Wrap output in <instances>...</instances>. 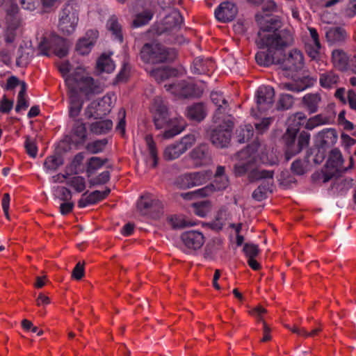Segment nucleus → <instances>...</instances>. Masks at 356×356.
Returning <instances> with one entry per match:
<instances>
[{"mask_svg": "<svg viewBox=\"0 0 356 356\" xmlns=\"http://www.w3.org/2000/svg\"><path fill=\"white\" fill-rule=\"evenodd\" d=\"M108 162V159H101L97 156L90 158L86 163V173L88 177H90L97 170L100 169L105 163Z\"/></svg>", "mask_w": 356, "mask_h": 356, "instance_id": "obj_33", "label": "nucleus"}, {"mask_svg": "<svg viewBox=\"0 0 356 356\" xmlns=\"http://www.w3.org/2000/svg\"><path fill=\"white\" fill-rule=\"evenodd\" d=\"M193 192L195 198L207 197L213 193L209 184L203 188L193 191Z\"/></svg>", "mask_w": 356, "mask_h": 356, "instance_id": "obj_60", "label": "nucleus"}, {"mask_svg": "<svg viewBox=\"0 0 356 356\" xmlns=\"http://www.w3.org/2000/svg\"><path fill=\"white\" fill-rule=\"evenodd\" d=\"M115 64L111 58L106 55H102L97 62V67L101 72L111 73L115 69Z\"/></svg>", "mask_w": 356, "mask_h": 356, "instance_id": "obj_34", "label": "nucleus"}, {"mask_svg": "<svg viewBox=\"0 0 356 356\" xmlns=\"http://www.w3.org/2000/svg\"><path fill=\"white\" fill-rule=\"evenodd\" d=\"M154 121L156 129H165L163 134H180L184 131L186 122L181 118L168 120V113L163 99L156 97L154 99L152 107Z\"/></svg>", "mask_w": 356, "mask_h": 356, "instance_id": "obj_4", "label": "nucleus"}, {"mask_svg": "<svg viewBox=\"0 0 356 356\" xmlns=\"http://www.w3.org/2000/svg\"><path fill=\"white\" fill-rule=\"evenodd\" d=\"M112 99L109 95H105L90 102L86 108L84 115L87 118H101L108 114L111 109Z\"/></svg>", "mask_w": 356, "mask_h": 356, "instance_id": "obj_14", "label": "nucleus"}, {"mask_svg": "<svg viewBox=\"0 0 356 356\" xmlns=\"http://www.w3.org/2000/svg\"><path fill=\"white\" fill-rule=\"evenodd\" d=\"M305 119V115L302 112L296 113L288 120L286 134H298L301 122Z\"/></svg>", "mask_w": 356, "mask_h": 356, "instance_id": "obj_31", "label": "nucleus"}, {"mask_svg": "<svg viewBox=\"0 0 356 356\" xmlns=\"http://www.w3.org/2000/svg\"><path fill=\"white\" fill-rule=\"evenodd\" d=\"M317 136H320V139L321 140V143L317 149V152L314 158V162L319 164L325 158V156H326L325 146L327 145V143L322 137L324 135H317Z\"/></svg>", "mask_w": 356, "mask_h": 356, "instance_id": "obj_51", "label": "nucleus"}, {"mask_svg": "<svg viewBox=\"0 0 356 356\" xmlns=\"http://www.w3.org/2000/svg\"><path fill=\"white\" fill-rule=\"evenodd\" d=\"M107 27L112 32L115 38L120 42L122 41V35L121 33V25L119 24L116 17L112 16L107 22Z\"/></svg>", "mask_w": 356, "mask_h": 356, "instance_id": "obj_42", "label": "nucleus"}, {"mask_svg": "<svg viewBox=\"0 0 356 356\" xmlns=\"http://www.w3.org/2000/svg\"><path fill=\"white\" fill-rule=\"evenodd\" d=\"M321 43L307 42L306 51L309 56L313 60H318L320 56Z\"/></svg>", "mask_w": 356, "mask_h": 356, "instance_id": "obj_52", "label": "nucleus"}, {"mask_svg": "<svg viewBox=\"0 0 356 356\" xmlns=\"http://www.w3.org/2000/svg\"><path fill=\"white\" fill-rule=\"evenodd\" d=\"M343 163V158L341 151L334 147L332 149L328 155L325 167L327 169L334 170L336 172H341Z\"/></svg>", "mask_w": 356, "mask_h": 356, "instance_id": "obj_26", "label": "nucleus"}, {"mask_svg": "<svg viewBox=\"0 0 356 356\" xmlns=\"http://www.w3.org/2000/svg\"><path fill=\"white\" fill-rule=\"evenodd\" d=\"M350 58L348 54L341 49H334L332 52V62L334 67L341 71L348 69Z\"/></svg>", "mask_w": 356, "mask_h": 356, "instance_id": "obj_27", "label": "nucleus"}, {"mask_svg": "<svg viewBox=\"0 0 356 356\" xmlns=\"http://www.w3.org/2000/svg\"><path fill=\"white\" fill-rule=\"evenodd\" d=\"M272 118H264L260 123H255L254 125L252 124H246L245 125V129H243V131H246L248 133L253 132L254 129L257 130L258 132H264L267 131L268 126L272 122Z\"/></svg>", "mask_w": 356, "mask_h": 356, "instance_id": "obj_45", "label": "nucleus"}, {"mask_svg": "<svg viewBox=\"0 0 356 356\" xmlns=\"http://www.w3.org/2000/svg\"><path fill=\"white\" fill-rule=\"evenodd\" d=\"M164 87L167 91L180 98L200 97L204 90L202 85L185 81L165 84Z\"/></svg>", "mask_w": 356, "mask_h": 356, "instance_id": "obj_10", "label": "nucleus"}, {"mask_svg": "<svg viewBox=\"0 0 356 356\" xmlns=\"http://www.w3.org/2000/svg\"><path fill=\"white\" fill-rule=\"evenodd\" d=\"M170 4H166V8L163 10L166 12L162 21L157 25L156 33H176L180 28L183 18L179 10L172 8Z\"/></svg>", "mask_w": 356, "mask_h": 356, "instance_id": "obj_9", "label": "nucleus"}, {"mask_svg": "<svg viewBox=\"0 0 356 356\" xmlns=\"http://www.w3.org/2000/svg\"><path fill=\"white\" fill-rule=\"evenodd\" d=\"M63 160L59 156H47L44 162V167L49 171H55L57 168L62 165Z\"/></svg>", "mask_w": 356, "mask_h": 356, "instance_id": "obj_46", "label": "nucleus"}, {"mask_svg": "<svg viewBox=\"0 0 356 356\" xmlns=\"http://www.w3.org/2000/svg\"><path fill=\"white\" fill-rule=\"evenodd\" d=\"M153 12L147 8L142 13L137 14L133 21V26L135 28L140 27L147 24L152 18Z\"/></svg>", "mask_w": 356, "mask_h": 356, "instance_id": "obj_37", "label": "nucleus"}, {"mask_svg": "<svg viewBox=\"0 0 356 356\" xmlns=\"http://www.w3.org/2000/svg\"><path fill=\"white\" fill-rule=\"evenodd\" d=\"M212 144L218 148L228 147L231 140V135H210Z\"/></svg>", "mask_w": 356, "mask_h": 356, "instance_id": "obj_47", "label": "nucleus"}, {"mask_svg": "<svg viewBox=\"0 0 356 356\" xmlns=\"http://www.w3.org/2000/svg\"><path fill=\"white\" fill-rule=\"evenodd\" d=\"M147 71L158 82H161L170 76H175L177 74V71L175 69L165 66L147 69Z\"/></svg>", "mask_w": 356, "mask_h": 356, "instance_id": "obj_29", "label": "nucleus"}, {"mask_svg": "<svg viewBox=\"0 0 356 356\" xmlns=\"http://www.w3.org/2000/svg\"><path fill=\"white\" fill-rule=\"evenodd\" d=\"M293 104V97L289 94H282L279 99L280 107L282 109H288L292 106Z\"/></svg>", "mask_w": 356, "mask_h": 356, "instance_id": "obj_56", "label": "nucleus"}, {"mask_svg": "<svg viewBox=\"0 0 356 356\" xmlns=\"http://www.w3.org/2000/svg\"><path fill=\"white\" fill-rule=\"evenodd\" d=\"M283 135L285 142L284 157L289 161L302 149L307 147L310 140V135Z\"/></svg>", "mask_w": 356, "mask_h": 356, "instance_id": "obj_12", "label": "nucleus"}, {"mask_svg": "<svg viewBox=\"0 0 356 356\" xmlns=\"http://www.w3.org/2000/svg\"><path fill=\"white\" fill-rule=\"evenodd\" d=\"M260 160L261 163L270 165L276 164L278 161L277 156H274L272 154H268V153L264 152H261Z\"/></svg>", "mask_w": 356, "mask_h": 356, "instance_id": "obj_59", "label": "nucleus"}, {"mask_svg": "<svg viewBox=\"0 0 356 356\" xmlns=\"http://www.w3.org/2000/svg\"><path fill=\"white\" fill-rule=\"evenodd\" d=\"M168 223L173 229L184 228L190 225L189 222L183 217L179 216H171L168 218Z\"/></svg>", "mask_w": 356, "mask_h": 356, "instance_id": "obj_50", "label": "nucleus"}, {"mask_svg": "<svg viewBox=\"0 0 356 356\" xmlns=\"http://www.w3.org/2000/svg\"><path fill=\"white\" fill-rule=\"evenodd\" d=\"M98 36V33L95 30L86 32L85 36L80 38L76 47L77 52L80 54H88L92 49Z\"/></svg>", "mask_w": 356, "mask_h": 356, "instance_id": "obj_22", "label": "nucleus"}, {"mask_svg": "<svg viewBox=\"0 0 356 356\" xmlns=\"http://www.w3.org/2000/svg\"><path fill=\"white\" fill-rule=\"evenodd\" d=\"M58 197L63 202L70 201L72 197V192L70 189L65 186L58 188Z\"/></svg>", "mask_w": 356, "mask_h": 356, "instance_id": "obj_58", "label": "nucleus"}, {"mask_svg": "<svg viewBox=\"0 0 356 356\" xmlns=\"http://www.w3.org/2000/svg\"><path fill=\"white\" fill-rule=\"evenodd\" d=\"M229 184V180L225 174V168L222 165H218L214 174V179L209 185L214 191H222L225 190Z\"/></svg>", "mask_w": 356, "mask_h": 356, "instance_id": "obj_24", "label": "nucleus"}, {"mask_svg": "<svg viewBox=\"0 0 356 356\" xmlns=\"http://www.w3.org/2000/svg\"><path fill=\"white\" fill-rule=\"evenodd\" d=\"M107 144L108 140L106 138L96 140L87 143L86 149L90 154H98L104 151Z\"/></svg>", "mask_w": 356, "mask_h": 356, "instance_id": "obj_40", "label": "nucleus"}, {"mask_svg": "<svg viewBox=\"0 0 356 356\" xmlns=\"http://www.w3.org/2000/svg\"><path fill=\"white\" fill-rule=\"evenodd\" d=\"M1 6L6 13V22L7 24L6 38L8 42H12L14 40V31L20 25L21 19L18 15L19 8L13 0H0Z\"/></svg>", "mask_w": 356, "mask_h": 356, "instance_id": "obj_8", "label": "nucleus"}, {"mask_svg": "<svg viewBox=\"0 0 356 356\" xmlns=\"http://www.w3.org/2000/svg\"><path fill=\"white\" fill-rule=\"evenodd\" d=\"M22 83H25L24 81H20L17 77L11 76L7 80L6 86V90H13L16 87H19L22 89Z\"/></svg>", "mask_w": 356, "mask_h": 356, "instance_id": "obj_62", "label": "nucleus"}, {"mask_svg": "<svg viewBox=\"0 0 356 356\" xmlns=\"http://www.w3.org/2000/svg\"><path fill=\"white\" fill-rule=\"evenodd\" d=\"M74 207V204L71 201H66L60 204V212L62 215L66 216L70 213Z\"/></svg>", "mask_w": 356, "mask_h": 356, "instance_id": "obj_64", "label": "nucleus"}, {"mask_svg": "<svg viewBox=\"0 0 356 356\" xmlns=\"http://www.w3.org/2000/svg\"><path fill=\"white\" fill-rule=\"evenodd\" d=\"M321 102V96L318 93H309L302 97V106L310 113L317 112L319 104Z\"/></svg>", "mask_w": 356, "mask_h": 356, "instance_id": "obj_28", "label": "nucleus"}, {"mask_svg": "<svg viewBox=\"0 0 356 356\" xmlns=\"http://www.w3.org/2000/svg\"><path fill=\"white\" fill-rule=\"evenodd\" d=\"M325 37L330 44H341L346 41L347 33L342 27L331 26L326 29Z\"/></svg>", "mask_w": 356, "mask_h": 356, "instance_id": "obj_25", "label": "nucleus"}, {"mask_svg": "<svg viewBox=\"0 0 356 356\" xmlns=\"http://www.w3.org/2000/svg\"><path fill=\"white\" fill-rule=\"evenodd\" d=\"M181 240L185 248L184 252L188 254L200 249L204 243L203 234L196 230L183 232L181 235Z\"/></svg>", "mask_w": 356, "mask_h": 356, "instance_id": "obj_17", "label": "nucleus"}, {"mask_svg": "<svg viewBox=\"0 0 356 356\" xmlns=\"http://www.w3.org/2000/svg\"><path fill=\"white\" fill-rule=\"evenodd\" d=\"M112 121L109 120L96 121L90 124V131L92 134H104L111 129Z\"/></svg>", "mask_w": 356, "mask_h": 356, "instance_id": "obj_36", "label": "nucleus"}, {"mask_svg": "<svg viewBox=\"0 0 356 356\" xmlns=\"http://www.w3.org/2000/svg\"><path fill=\"white\" fill-rule=\"evenodd\" d=\"M84 264L79 261L74 266L72 273V277L76 280H80L84 276Z\"/></svg>", "mask_w": 356, "mask_h": 356, "instance_id": "obj_57", "label": "nucleus"}, {"mask_svg": "<svg viewBox=\"0 0 356 356\" xmlns=\"http://www.w3.org/2000/svg\"><path fill=\"white\" fill-rule=\"evenodd\" d=\"M13 107V101L9 100L6 96H3L0 102V113H9Z\"/></svg>", "mask_w": 356, "mask_h": 356, "instance_id": "obj_61", "label": "nucleus"}, {"mask_svg": "<svg viewBox=\"0 0 356 356\" xmlns=\"http://www.w3.org/2000/svg\"><path fill=\"white\" fill-rule=\"evenodd\" d=\"M145 140L149 150V156L153 160L152 167L155 168L158 164L159 157L156 144L152 138V135H145Z\"/></svg>", "mask_w": 356, "mask_h": 356, "instance_id": "obj_43", "label": "nucleus"}, {"mask_svg": "<svg viewBox=\"0 0 356 356\" xmlns=\"http://www.w3.org/2000/svg\"><path fill=\"white\" fill-rule=\"evenodd\" d=\"M339 76L333 71H327L320 74L319 82L324 88H331L338 82Z\"/></svg>", "mask_w": 356, "mask_h": 356, "instance_id": "obj_32", "label": "nucleus"}, {"mask_svg": "<svg viewBox=\"0 0 356 356\" xmlns=\"http://www.w3.org/2000/svg\"><path fill=\"white\" fill-rule=\"evenodd\" d=\"M140 57L145 63L156 64L173 60L175 52L161 44L147 43L141 49Z\"/></svg>", "mask_w": 356, "mask_h": 356, "instance_id": "obj_5", "label": "nucleus"}, {"mask_svg": "<svg viewBox=\"0 0 356 356\" xmlns=\"http://www.w3.org/2000/svg\"><path fill=\"white\" fill-rule=\"evenodd\" d=\"M19 4L24 10L32 12L40 7V0H19Z\"/></svg>", "mask_w": 356, "mask_h": 356, "instance_id": "obj_55", "label": "nucleus"}, {"mask_svg": "<svg viewBox=\"0 0 356 356\" xmlns=\"http://www.w3.org/2000/svg\"><path fill=\"white\" fill-rule=\"evenodd\" d=\"M111 178V175L109 171H104L102 173H100L97 177L91 179L90 180V186H98V185H102L104 184H106L109 181Z\"/></svg>", "mask_w": 356, "mask_h": 356, "instance_id": "obj_54", "label": "nucleus"}, {"mask_svg": "<svg viewBox=\"0 0 356 356\" xmlns=\"http://www.w3.org/2000/svg\"><path fill=\"white\" fill-rule=\"evenodd\" d=\"M328 120L321 115H316L309 118L305 124V128L309 131L313 130L315 127L326 124Z\"/></svg>", "mask_w": 356, "mask_h": 356, "instance_id": "obj_48", "label": "nucleus"}, {"mask_svg": "<svg viewBox=\"0 0 356 356\" xmlns=\"http://www.w3.org/2000/svg\"><path fill=\"white\" fill-rule=\"evenodd\" d=\"M211 99L212 102L217 106V111L214 115V123L216 124L213 129L215 134H222L223 132H232L233 122L229 119L220 121V114L225 112L227 107V102L222 93L220 91H213L211 93Z\"/></svg>", "mask_w": 356, "mask_h": 356, "instance_id": "obj_6", "label": "nucleus"}, {"mask_svg": "<svg viewBox=\"0 0 356 356\" xmlns=\"http://www.w3.org/2000/svg\"><path fill=\"white\" fill-rule=\"evenodd\" d=\"M207 114V111L204 104L197 103L188 108L187 115L193 120L200 121L203 120Z\"/></svg>", "mask_w": 356, "mask_h": 356, "instance_id": "obj_30", "label": "nucleus"}, {"mask_svg": "<svg viewBox=\"0 0 356 356\" xmlns=\"http://www.w3.org/2000/svg\"><path fill=\"white\" fill-rule=\"evenodd\" d=\"M65 83L69 90L70 121L68 127L71 134H85L86 127L81 119H76L83 106L82 97H89L91 95L102 92L103 87L92 77L86 75L82 67H76L75 72L65 77Z\"/></svg>", "mask_w": 356, "mask_h": 356, "instance_id": "obj_2", "label": "nucleus"}, {"mask_svg": "<svg viewBox=\"0 0 356 356\" xmlns=\"http://www.w3.org/2000/svg\"><path fill=\"white\" fill-rule=\"evenodd\" d=\"M309 161L305 159H296L292 163L291 166V172L297 175H302L305 172V169L308 165Z\"/></svg>", "mask_w": 356, "mask_h": 356, "instance_id": "obj_49", "label": "nucleus"}, {"mask_svg": "<svg viewBox=\"0 0 356 356\" xmlns=\"http://www.w3.org/2000/svg\"><path fill=\"white\" fill-rule=\"evenodd\" d=\"M66 184L73 188L77 193L85 191L86 184V179L81 176L72 177L66 181Z\"/></svg>", "mask_w": 356, "mask_h": 356, "instance_id": "obj_41", "label": "nucleus"}, {"mask_svg": "<svg viewBox=\"0 0 356 356\" xmlns=\"http://www.w3.org/2000/svg\"><path fill=\"white\" fill-rule=\"evenodd\" d=\"M10 196L9 193H4L2 197L1 206L6 217L9 219V208H10Z\"/></svg>", "mask_w": 356, "mask_h": 356, "instance_id": "obj_63", "label": "nucleus"}, {"mask_svg": "<svg viewBox=\"0 0 356 356\" xmlns=\"http://www.w3.org/2000/svg\"><path fill=\"white\" fill-rule=\"evenodd\" d=\"M191 159L196 165H207L211 161V155L207 144H201L195 148L191 153Z\"/></svg>", "mask_w": 356, "mask_h": 356, "instance_id": "obj_23", "label": "nucleus"}, {"mask_svg": "<svg viewBox=\"0 0 356 356\" xmlns=\"http://www.w3.org/2000/svg\"><path fill=\"white\" fill-rule=\"evenodd\" d=\"M259 144L257 138L253 144L248 145L245 149L237 153L238 161L234 166V174L236 177H241L248 173V178L250 182H254L261 179H273L274 172L273 170H259L254 152L259 149Z\"/></svg>", "mask_w": 356, "mask_h": 356, "instance_id": "obj_3", "label": "nucleus"}, {"mask_svg": "<svg viewBox=\"0 0 356 356\" xmlns=\"http://www.w3.org/2000/svg\"><path fill=\"white\" fill-rule=\"evenodd\" d=\"M238 13L236 5L231 1H225L215 10V16L218 21L227 22L233 20Z\"/></svg>", "mask_w": 356, "mask_h": 356, "instance_id": "obj_21", "label": "nucleus"}, {"mask_svg": "<svg viewBox=\"0 0 356 356\" xmlns=\"http://www.w3.org/2000/svg\"><path fill=\"white\" fill-rule=\"evenodd\" d=\"M26 91V83H22V89L19 90V92L18 93L17 103V105L15 107V111L17 113H19L22 111L26 110L29 106V104L25 97Z\"/></svg>", "mask_w": 356, "mask_h": 356, "instance_id": "obj_44", "label": "nucleus"}, {"mask_svg": "<svg viewBox=\"0 0 356 356\" xmlns=\"http://www.w3.org/2000/svg\"><path fill=\"white\" fill-rule=\"evenodd\" d=\"M271 184L268 181H263L252 193L254 200L261 202L267 197V193L270 189Z\"/></svg>", "mask_w": 356, "mask_h": 356, "instance_id": "obj_38", "label": "nucleus"}, {"mask_svg": "<svg viewBox=\"0 0 356 356\" xmlns=\"http://www.w3.org/2000/svg\"><path fill=\"white\" fill-rule=\"evenodd\" d=\"M111 189L106 188L104 191H94L91 193L88 191L82 194L81 197L78 201V207L80 209L85 208L90 205H94L104 200L110 194Z\"/></svg>", "mask_w": 356, "mask_h": 356, "instance_id": "obj_20", "label": "nucleus"}, {"mask_svg": "<svg viewBox=\"0 0 356 356\" xmlns=\"http://www.w3.org/2000/svg\"><path fill=\"white\" fill-rule=\"evenodd\" d=\"M243 251L248 259L255 258L260 252L257 245L248 243L244 244Z\"/></svg>", "mask_w": 356, "mask_h": 356, "instance_id": "obj_53", "label": "nucleus"}, {"mask_svg": "<svg viewBox=\"0 0 356 356\" xmlns=\"http://www.w3.org/2000/svg\"><path fill=\"white\" fill-rule=\"evenodd\" d=\"M38 50L45 56H49V50H52L57 56L63 58L67 54L68 45L63 38L54 35L49 39L44 38L39 44Z\"/></svg>", "mask_w": 356, "mask_h": 356, "instance_id": "obj_11", "label": "nucleus"}, {"mask_svg": "<svg viewBox=\"0 0 356 356\" xmlns=\"http://www.w3.org/2000/svg\"><path fill=\"white\" fill-rule=\"evenodd\" d=\"M195 135H185L179 143L168 146L164 151V158L174 160L184 153L195 142Z\"/></svg>", "mask_w": 356, "mask_h": 356, "instance_id": "obj_16", "label": "nucleus"}, {"mask_svg": "<svg viewBox=\"0 0 356 356\" xmlns=\"http://www.w3.org/2000/svg\"><path fill=\"white\" fill-rule=\"evenodd\" d=\"M78 21L76 10L72 6L67 5L59 15L58 26L63 34L70 35L75 31Z\"/></svg>", "mask_w": 356, "mask_h": 356, "instance_id": "obj_13", "label": "nucleus"}, {"mask_svg": "<svg viewBox=\"0 0 356 356\" xmlns=\"http://www.w3.org/2000/svg\"><path fill=\"white\" fill-rule=\"evenodd\" d=\"M193 212L199 217H205L211 211V202L209 200L198 201L193 204Z\"/></svg>", "mask_w": 356, "mask_h": 356, "instance_id": "obj_39", "label": "nucleus"}, {"mask_svg": "<svg viewBox=\"0 0 356 356\" xmlns=\"http://www.w3.org/2000/svg\"><path fill=\"white\" fill-rule=\"evenodd\" d=\"M24 148L28 155L31 158H35L38 154L37 137L35 135H27L25 138Z\"/></svg>", "mask_w": 356, "mask_h": 356, "instance_id": "obj_35", "label": "nucleus"}, {"mask_svg": "<svg viewBox=\"0 0 356 356\" xmlns=\"http://www.w3.org/2000/svg\"><path fill=\"white\" fill-rule=\"evenodd\" d=\"M256 19L260 27L257 43L261 49L255 55L257 63L265 67L279 65L284 49L293 43L291 33L286 29L280 30L282 22L277 17L257 15Z\"/></svg>", "mask_w": 356, "mask_h": 356, "instance_id": "obj_1", "label": "nucleus"}, {"mask_svg": "<svg viewBox=\"0 0 356 356\" xmlns=\"http://www.w3.org/2000/svg\"><path fill=\"white\" fill-rule=\"evenodd\" d=\"M137 209L141 215L153 219L159 218L163 213L162 202L151 193L140 196L137 201Z\"/></svg>", "mask_w": 356, "mask_h": 356, "instance_id": "obj_7", "label": "nucleus"}, {"mask_svg": "<svg viewBox=\"0 0 356 356\" xmlns=\"http://www.w3.org/2000/svg\"><path fill=\"white\" fill-rule=\"evenodd\" d=\"M211 170L186 173L177 178L176 184L180 188H188L202 185L211 177Z\"/></svg>", "mask_w": 356, "mask_h": 356, "instance_id": "obj_15", "label": "nucleus"}, {"mask_svg": "<svg viewBox=\"0 0 356 356\" xmlns=\"http://www.w3.org/2000/svg\"><path fill=\"white\" fill-rule=\"evenodd\" d=\"M275 92L272 87L261 86L256 92L257 106L259 111L265 112L271 108L274 102Z\"/></svg>", "mask_w": 356, "mask_h": 356, "instance_id": "obj_19", "label": "nucleus"}, {"mask_svg": "<svg viewBox=\"0 0 356 356\" xmlns=\"http://www.w3.org/2000/svg\"><path fill=\"white\" fill-rule=\"evenodd\" d=\"M279 65L283 70L297 71L303 67V55L300 51L292 49L287 56L283 54L281 56V62Z\"/></svg>", "mask_w": 356, "mask_h": 356, "instance_id": "obj_18", "label": "nucleus"}]
</instances>
